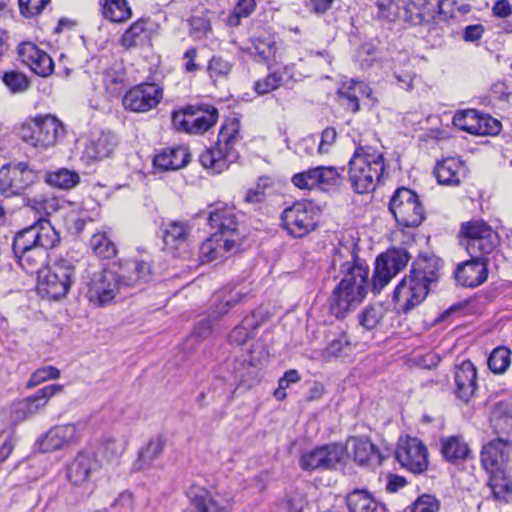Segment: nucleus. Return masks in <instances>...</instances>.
Segmentation results:
<instances>
[{
	"label": "nucleus",
	"mask_w": 512,
	"mask_h": 512,
	"mask_svg": "<svg viewBox=\"0 0 512 512\" xmlns=\"http://www.w3.org/2000/svg\"><path fill=\"white\" fill-rule=\"evenodd\" d=\"M333 265L339 266L341 279L329 297V311L336 318H344L366 296L369 267L347 246L336 250Z\"/></svg>",
	"instance_id": "f257e3e1"
},
{
	"label": "nucleus",
	"mask_w": 512,
	"mask_h": 512,
	"mask_svg": "<svg viewBox=\"0 0 512 512\" xmlns=\"http://www.w3.org/2000/svg\"><path fill=\"white\" fill-rule=\"evenodd\" d=\"M439 264L435 258L416 259L408 277L395 288L393 302L404 313L410 312L427 297L432 284L438 281Z\"/></svg>",
	"instance_id": "f03ea898"
},
{
	"label": "nucleus",
	"mask_w": 512,
	"mask_h": 512,
	"mask_svg": "<svg viewBox=\"0 0 512 512\" xmlns=\"http://www.w3.org/2000/svg\"><path fill=\"white\" fill-rule=\"evenodd\" d=\"M383 155L370 147H358L349 161V178L356 193L373 191L384 172Z\"/></svg>",
	"instance_id": "7ed1b4c3"
},
{
	"label": "nucleus",
	"mask_w": 512,
	"mask_h": 512,
	"mask_svg": "<svg viewBox=\"0 0 512 512\" xmlns=\"http://www.w3.org/2000/svg\"><path fill=\"white\" fill-rule=\"evenodd\" d=\"M240 139V123L236 120L223 126L219 132L218 141L213 148L206 149L200 154L201 165L211 174H220L234 163L239 153L235 146Z\"/></svg>",
	"instance_id": "20e7f679"
},
{
	"label": "nucleus",
	"mask_w": 512,
	"mask_h": 512,
	"mask_svg": "<svg viewBox=\"0 0 512 512\" xmlns=\"http://www.w3.org/2000/svg\"><path fill=\"white\" fill-rule=\"evenodd\" d=\"M75 274L72 261L59 259L51 268L39 273L37 290L43 298L58 300L67 295Z\"/></svg>",
	"instance_id": "39448f33"
},
{
	"label": "nucleus",
	"mask_w": 512,
	"mask_h": 512,
	"mask_svg": "<svg viewBox=\"0 0 512 512\" xmlns=\"http://www.w3.org/2000/svg\"><path fill=\"white\" fill-rule=\"evenodd\" d=\"M63 134L62 123L52 115L36 117L31 122L24 123L19 130L21 139L38 149L54 146Z\"/></svg>",
	"instance_id": "423d86ee"
},
{
	"label": "nucleus",
	"mask_w": 512,
	"mask_h": 512,
	"mask_svg": "<svg viewBox=\"0 0 512 512\" xmlns=\"http://www.w3.org/2000/svg\"><path fill=\"white\" fill-rule=\"evenodd\" d=\"M320 210L310 201L295 202L281 214L283 228L294 238H303L316 229Z\"/></svg>",
	"instance_id": "0eeeda50"
},
{
	"label": "nucleus",
	"mask_w": 512,
	"mask_h": 512,
	"mask_svg": "<svg viewBox=\"0 0 512 512\" xmlns=\"http://www.w3.org/2000/svg\"><path fill=\"white\" fill-rule=\"evenodd\" d=\"M389 211L396 222L404 227H417L425 219V211L415 192L398 188L389 203Z\"/></svg>",
	"instance_id": "6e6552de"
},
{
	"label": "nucleus",
	"mask_w": 512,
	"mask_h": 512,
	"mask_svg": "<svg viewBox=\"0 0 512 512\" xmlns=\"http://www.w3.org/2000/svg\"><path fill=\"white\" fill-rule=\"evenodd\" d=\"M218 119V111L212 106L189 105L172 114L173 126L190 134H202L209 130Z\"/></svg>",
	"instance_id": "1a4fd4ad"
},
{
	"label": "nucleus",
	"mask_w": 512,
	"mask_h": 512,
	"mask_svg": "<svg viewBox=\"0 0 512 512\" xmlns=\"http://www.w3.org/2000/svg\"><path fill=\"white\" fill-rule=\"evenodd\" d=\"M59 235L51 223L40 217L34 224L18 232L13 241V252H25L36 247L53 248Z\"/></svg>",
	"instance_id": "9d476101"
},
{
	"label": "nucleus",
	"mask_w": 512,
	"mask_h": 512,
	"mask_svg": "<svg viewBox=\"0 0 512 512\" xmlns=\"http://www.w3.org/2000/svg\"><path fill=\"white\" fill-rule=\"evenodd\" d=\"M410 255L405 249H390L379 255L375 261L372 277V290L380 293L381 290L406 267Z\"/></svg>",
	"instance_id": "9b49d317"
},
{
	"label": "nucleus",
	"mask_w": 512,
	"mask_h": 512,
	"mask_svg": "<svg viewBox=\"0 0 512 512\" xmlns=\"http://www.w3.org/2000/svg\"><path fill=\"white\" fill-rule=\"evenodd\" d=\"M36 180V172L25 162L5 165L0 169V193L5 197L20 195Z\"/></svg>",
	"instance_id": "f8f14e48"
},
{
	"label": "nucleus",
	"mask_w": 512,
	"mask_h": 512,
	"mask_svg": "<svg viewBox=\"0 0 512 512\" xmlns=\"http://www.w3.org/2000/svg\"><path fill=\"white\" fill-rule=\"evenodd\" d=\"M343 171V168L339 170L333 166H318L295 174L292 177V183L303 190L318 188L328 191L341 184Z\"/></svg>",
	"instance_id": "ddd939ff"
},
{
	"label": "nucleus",
	"mask_w": 512,
	"mask_h": 512,
	"mask_svg": "<svg viewBox=\"0 0 512 512\" xmlns=\"http://www.w3.org/2000/svg\"><path fill=\"white\" fill-rule=\"evenodd\" d=\"M399 464L414 474L424 472L428 467V451L421 440L414 437L401 439L395 451Z\"/></svg>",
	"instance_id": "4468645a"
},
{
	"label": "nucleus",
	"mask_w": 512,
	"mask_h": 512,
	"mask_svg": "<svg viewBox=\"0 0 512 512\" xmlns=\"http://www.w3.org/2000/svg\"><path fill=\"white\" fill-rule=\"evenodd\" d=\"M453 124L473 135H495L501 130V123L497 119L475 109L457 112L453 117Z\"/></svg>",
	"instance_id": "2eb2a0df"
},
{
	"label": "nucleus",
	"mask_w": 512,
	"mask_h": 512,
	"mask_svg": "<svg viewBox=\"0 0 512 512\" xmlns=\"http://www.w3.org/2000/svg\"><path fill=\"white\" fill-rule=\"evenodd\" d=\"M123 288L114 269H104L93 275L89 282L87 297L91 303L104 306L114 299L117 291Z\"/></svg>",
	"instance_id": "dca6fc26"
},
{
	"label": "nucleus",
	"mask_w": 512,
	"mask_h": 512,
	"mask_svg": "<svg viewBox=\"0 0 512 512\" xmlns=\"http://www.w3.org/2000/svg\"><path fill=\"white\" fill-rule=\"evenodd\" d=\"M344 455V447L340 444H329L304 452L299 460L300 467L305 471L333 469Z\"/></svg>",
	"instance_id": "f3484780"
},
{
	"label": "nucleus",
	"mask_w": 512,
	"mask_h": 512,
	"mask_svg": "<svg viewBox=\"0 0 512 512\" xmlns=\"http://www.w3.org/2000/svg\"><path fill=\"white\" fill-rule=\"evenodd\" d=\"M163 97V91L155 83H143L131 88L123 97V105L133 112H147L155 108Z\"/></svg>",
	"instance_id": "a211bd4d"
},
{
	"label": "nucleus",
	"mask_w": 512,
	"mask_h": 512,
	"mask_svg": "<svg viewBox=\"0 0 512 512\" xmlns=\"http://www.w3.org/2000/svg\"><path fill=\"white\" fill-rule=\"evenodd\" d=\"M208 221L212 228H217L214 234H221L222 237L234 239L241 244V233L233 207L224 203L211 206Z\"/></svg>",
	"instance_id": "6ab92c4d"
},
{
	"label": "nucleus",
	"mask_w": 512,
	"mask_h": 512,
	"mask_svg": "<svg viewBox=\"0 0 512 512\" xmlns=\"http://www.w3.org/2000/svg\"><path fill=\"white\" fill-rule=\"evenodd\" d=\"M113 269L124 288L141 289L153 278L151 265L144 260L129 259Z\"/></svg>",
	"instance_id": "aec40b11"
},
{
	"label": "nucleus",
	"mask_w": 512,
	"mask_h": 512,
	"mask_svg": "<svg viewBox=\"0 0 512 512\" xmlns=\"http://www.w3.org/2000/svg\"><path fill=\"white\" fill-rule=\"evenodd\" d=\"M63 385L51 384L39 389L34 395L27 397L14 405L13 413L17 420H24L44 409L50 398L61 393Z\"/></svg>",
	"instance_id": "412c9836"
},
{
	"label": "nucleus",
	"mask_w": 512,
	"mask_h": 512,
	"mask_svg": "<svg viewBox=\"0 0 512 512\" xmlns=\"http://www.w3.org/2000/svg\"><path fill=\"white\" fill-rule=\"evenodd\" d=\"M512 440L498 437L485 444L481 451V463L487 472L503 470L509 460Z\"/></svg>",
	"instance_id": "4be33fe9"
},
{
	"label": "nucleus",
	"mask_w": 512,
	"mask_h": 512,
	"mask_svg": "<svg viewBox=\"0 0 512 512\" xmlns=\"http://www.w3.org/2000/svg\"><path fill=\"white\" fill-rule=\"evenodd\" d=\"M454 277L458 285L476 288L488 278V260L472 258L457 265Z\"/></svg>",
	"instance_id": "5701e85b"
},
{
	"label": "nucleus",
	"mask_w": 512,
	"mask_h": 512,
	"mask_svg": "<svg viewBox=\"0 0 512 512\" xmlns=\"http://www.w3.org/2000/svg\"><path fill=\"white\" fill-rule=\"evenodd\" d=\"M447 0H413L404 8L405 20L413 25H421L445 14L443 6Z\"/></svg>",
	"instance_id": "b1692460"
},
{
	"label": "nucleus",
	"mask_w": 512,
	"mask_h": 512,
	"mask_svg": "<svg viewBox=\"0 0 512 512\" xmlns=\"http://www.w3.org/2000/svg\"><path fill=\"white\" fill-rule=\"evenodd\" d=\"M80 439V431L76 424L68 423L51 428L41 441L44 452L62 449L76 444Z\"/></svg>",
	"instance_id": "393cba45"
},
{
	"label": "nucleus",
	"mask_w": 512,
	"mask_h": 512,
	"mask_svg": "<svg viewBox=\"0 0 512 512\" xmlns=\"http://www.w3.org/2000/svg\"><path fill=\"white\" fill-rule=\"evenodd\" d=\"M239 243L234 239H226L221 234H212L200 247V259L203 263L221 261L236 252Z\"/></svg>",
	"instance_id": "a878e982"
},
{
	"label": "nucleus",
	"mask_w": 512,
	"mask_h": 512,
	"mask_svg": "<svg viewBox=\"0 0 512 512\" xmlns=\"http://www.w3.org/2000/svg\"><path fill=\"white\" fill-rule=\"evenodd\" d=\"M18 53L22 61L37 75L46 77L52 74L54 70L53 60L35 44L30 42L21 44Z\"/></svg>",
	"instance_id": "bb28decb"
},
{
	"label": "nucleus",
	"mask_w": 512,
	"mask_h": 512,
	"mask_svg": "<svg viewBox=\"0 0 512 512\" xmlns=\"http://www.w3.org/2000/svg\"><path fill=\"white\" fill-rule=\"evenodd\" d=\"M100 468L93 453L80 452L68 468V479L74 485L81 486L88 482L92 475Z\"/></svg>",
	"instance_id": "cd10ccee"
},
{
	"label": "nucleus",
	"mask_w": 512,
	"mask_h": 512,
	"mask_svg": "<svg viewBox=\"0 0 512 512\" xmlns=\"http://www.w3.org/2000/svg\"><path fill=\"white\" fill-rule=\"evenodd\" d=\"M433 174L440 185L458 186L466 176V168L461 159L449 157L436 163Z\"/></svg>",
	"instance_id": "c85d7f7f"
},
{
	"label": "nucleus",
	"mask_w": 512,
	"mask_h": 512,
	"mask_svg": "<svg viewBox=\"0 0 512 512\" xmlns=\"http://www.w3.org/2000/svg\"><path fill=\"white\" fill-rule=\"evenodd\" d=\"M163 241L167 250L175 253L187 246L191 226L188 221L168 220L162 224Z\"/></svg>",
	"instance_id": "c756f323"
},
{
	"label": "nucleus",
	"mask_w": 512,
	"mask_h": 512,
	"mask_svg": "<svg viewBox=\"0 0 512 512\" xmlns=\"http://www.w3.org/2000/svg\"><path fill=\"white\" fill-rule=\"evenodd\" d=\"M348 450L355 462L361 466H379L383 461L380 451L370 440L365 438H351L348 441Z\"/></svg>",
	"instance_id": "7c9ffc66"
},
{
	"label": "nucleus",
	"mask_w": 512,
	"mask_h": 512,
	"mask_svg": "<svg viewBox=\"0 0 512 512\" xmlns=\"http://www.w3.org/2000/svg\"><path fill=\"white\" fill-rule=\"evenodd\" d=\"M190 504L185 512H226L227 507L222 505L208 490L193 486L188 492Z\"/></svg>",
	"instance_id": "2f4dec72"
},
{
	"label": "nucleus",
	"mask_w": 512,
	"mask_h": 512,
	"mask_svg": "<svg viewBox=\"0 0 512 512\" xmlns=\"http://www.w3.org/2000/svg\"><path fill=\"white\" fill-rule=\"evenodd\" d=\"M477 372L476 368L470 361H464L456 369L455 384L457 396L468 401L475 393L477 388Z\"/></svg>",
	"instance_id": "473e14b6"
},
{
	"label": "nucleus",
	"mask_w": 512,
	"mask_h": 512,
	"mask_svg": "<svg viewBox=\"0 0 512 512\" xmlns=\"http://www.w3.org/2000/svg\"><path fill=\"white\" fill-rule=\"evenodd\" d=\"M190 158V153L186 147L179 146L165 149L154 157L153 164L156 168L163 171L179 170L185 167Z\"/></svg>",
	"instance_id": "72a5a7b5"
},
{
	"label": "nucleus",
	"mask_w": 512,
	"mask_h": 512,
	"mask_svg": "<svg viewBox=\"0 0 512 512\" xmlns=\"http://www.w3.org/2000/svg\"><path fill=\"white\" fill-rule=\"evenodd\" d=\"M482 233V237H474L465 242L466 250L472 258L486 259L485 255L492 252L497 245L498 237L492 228H484Z\"/></svg>",
	"instance_id": "f704fd0d"
},
{
	"label": "nucleus",
	"mask_w": 512,
	"mask_h": 512,
	"mask_svg": "<svg viewBox=\"0 0 512 512\" xmlns=\"http://www.w3.org/2000/svg\"><path fill=\"white\" fill-rule=\"evenodd\" d=\"M116 147V137L110 132L101 133L86 145L85 155L92 160L109 157Z\"/></svg>",
	"instance_id": "c9c22d12"
},
{
	"label": "nucleus",
	"mask_w": 512,
	"mask_h": 512,
	"mask_svg": "<svg viewBox=\"0 0 512 512\" xmlns=\"http://www.w3.org/2000/svg\"><path fill=\"white\" fill-rule=\"evenodd\" d=\"M490 473L489 486L497 501L508 503L512 498V477L503 469Z\"/></svg>",
	"instance_id": "e433bc0d"
},
{
	"label": "nucleus",
	"mask_w": 512,
	"mask_h": 512,
	"mask_svg": "<svg viewBox=\"0 0 512 512\" xmlns=\"http://www.w3.org/2000/svg\"><path fill=\"white\" fill-rule=\"evenodd\" d=\"M47 249L42 246L28 249L25 252H15L20 266L29 273L42 271L41 268L46 264Z\"/></svg>",
	"instance_id": "4c0bfd02"
},
{
	"label": "nucleus",
	"mask_w": 512,
	"mask_h": 512,
	"mask_svg": "<svg viewBox=\"0 0 512 512\" xmlns=\"http://www.w3.org/2000/svg\"><path fill=\"white\" fill-rule=\"evenodd\" d=\"M491 423L496 433L509 435L512 433V404L499 402L494 406Z\"/></svg>",
	"instance_id": "58836bf2"
},
{
	"label": "nucleus",
	"mask_w": 512,
	"mask_h": 512,
	"mask_svg": "<svg viewBox=\"0 0 512 512\" xmlns=\"http://www.w3.org/2000/svg\"><path fill=\"white\" fill-rule=\"evenodd\" d=\"M90 248L99 258L111 259L117 254V247L109 235V229L94 233L90 239Z\"/></svg>",
	"instance_id": "ea45409f"
},
{
	"label": "nucleus",
	"mask_w": 512,
	"mask_h": 512,
	"mask_svg": "<svg viewBox=\"0 0 512 512\" xmlns=\"http://www.w3.org/2000/svg\"><path fill=\"white\" fill-rule=\"evenodd\" d=\"M165 447V440L161 436H156L147 443L139 452L138 459L135 462L136 470H144L151 467L156 459L162 454Z\"/></svg>",
	"instance_id": "a19ab883"
},
{
	"label": "nucleus",
	"mask_w": 512,
	"mask_h": 512,
	"mask_svg": "<svg viewBox=\"0 0 512 512\" xmlns=\"http://www.w3.org/2000/svg\"><path fill=\"white\" fill-rule=\"evenodd\" d=\"M347 507L350 512H375L377 501L372 494L364 489H355L346 497Z\"/></svg>",
	"instance_id": "79ce46f5"
},
{
	"label": "nucleus",
	"mask_w": 512,
	"mask_h": 512,
	"mask_svg": "<svg viewBox=\"0 0 512 512\" xmlns=\"http://www.w3.org/2000/svg\"><path fill=\"white\" fill-rule=\"evenodd\" d=\"M103 16L111 22H125L132 16L127 0H103L101 2Z\"/></svg>",
	"instance_id": "37998d69"
},
{
	"label": "nucleus",
	"mask_w": 512,
	"mask_h": 512,
	"mask_svg": "<svg viewBox=\"0 0 512 512\" xmlns=\"http://www.w3.org/2000/svg\"><path fill=\"white\" fill-rule=\"evenodd\" d=\"M470 450L461 437L451 436L441 439V453L450 462L465 459Z\"/></svg>",
	"instance_id": "c03bdc74"
},
{
	"label": "nucleus",
	"mask_w": 512,
	"mask_h": 512,
	"mask_svg": "<svg viewBox=\"0 0 512 512\" xmlns=\"http://www.w3.org/2000/svg\"><path fill=\"white\" fill-rule=\"evenodd\" d=\"M46 182L56 188L70 190L80 182V176L76 171L60 168L46 175Z\"/></svg>",
	"instance_id": "a18cd8bd"
},
{
	"label": "nucleus",
	"mask_w": 512,
	"mask_h": 512,
	"mask_svg": "<svg viewBox=\"0 0 512 512\" xmlns=\"http://www.w3.org/2000/svg\"><path fill=\"white\" fill-rule=\"evenodd\" d=\"M511 351L506 347L495 348L488 359L490 370L496 374H501L507 370L510 365Z\"/></svg>",
	"instance_id": "49530a36"
},
{
	"label": "nucleus",
	"mask_w": 512,
	"mask_h": 512,
	"mask_svg": "<svg viewBox=\"0 0 512 512\" xmlns=\"http://www.w3.org/2000/svg\"><path fill=\"white\" fill-rule=\"evenodd\" d=\"M351 350V344L345 334H341L338 338L332 340L323 350L322 355L326 360L340 357L347 354Z\"/></svg>",
	"instance_id": "de8ad7c7"
},
{
	"label": "nucleus",
	"mask_w": 512,
	"mask_h": 512,
	"mask_svg": "<svg viewBox=\"0 0 512 512\" xmlns=\"http://www.w3.org/2000/svg\"><path fill=\"white\" fill-rule=\"evenodd\" d=\"M146 31V21L138 20L134 22L122 35L121 43L126 48L135 47L141 40Z\"/></svg>",
	"instance_id": "09e8293b"
},
{
	"label": "nucleus",
	"mask_w": 512,
	"mask_h": 512,
	"mask_svg": "<svg viewBox=\"0 0 512 512\" xmlns=\"http://www.w3.org/2000/svg\"><path fill=\"white\" fill-rule=\"evenodd\" d=\"M384 310L381 306H368L359 315L360 324L367 330L374 329L382 320Z\"/></svg>",
	"instance_id": "8fccbe9b"
},
{
	"label": "nucleus",
	"mask_w": 512,
	"mask_h": 512,
	"mask_svg": "<svg viewBox=\"0 0 512 512\" xmlns=\"http://www.w3.org/2000/svg\"><path fill=\"white\" fill-rule=\"evenodd\" d=\"M257 327L249 318L244 319L242 325L235 327L229 334V343L232 345L243 346L250 338L249 328Z\"/></svg>",
	"instance_id": "3c124183"
},
{
	"label": "nucleus",
	"mask_w": 512,
	"mask_h": 512,
	"mask_svg": "<svg viewBox=\"0 0 512 512\" xmlns=\"http://www.w3.org/2000/svg\"><path fill=\"white\" fill-rule=\"evenodd\" d=\"M3 81L13 93L24 92L29 87L27 77L23 73L17 71L6 72L3 76Z\"/></svg>",
	"instance_id": "603ef678"
},
{
	"label": "nucleus",
	"mask_w": 512,
	"mask_h": 512,
	"mask_svg": "<svg viewBox=\"0 0 512 512\" xmlns=\"http://www.w3.org/2000/svg\"><path fill=\"white\" fill-rule=\"evenodd\" d=\"M282 82L283 75H278V73L274 72L267 75L265 78L256 81L254 84V90L259 95H265L276 90L280 85H282Z\"/></svg>",
	"instance_id": "864d4df0"
},
{
	"label": "nucleus",
	"mask_w": 512,
	"mask_h": 512,
	"mask_svg": "<svg viewBox=\"0 0 512 512\" xmlns=\"http://www.w3.org/2000/svg\"><path fill=\"white\" fill-rule=\"evenodd\" d=\"M60 377V370L54 366H43L37 369L30 377L27 387H35L42 382L50 379H58Z\"/></svg>",
	"instance_id": "5fc2aeb1"
},
{
	"label": "nucleus",
	"mask_w": 512,
	"mask_h": 512,
	"mask_svg": "<svg viewBox=\"0 0 512 512\" xmlns=\"http://www.w3.org/2000/svg\"><path fill=\"white\" fill-rule=\"evenodd\" d=\"M28 205L38 213L46 215L57 211L59 207L57 199L43 196L28 199Z\"/></svg>",
	"instance_id": "6e6d98bb"
},
{
	"label": "nucleus",
	"mask_w": 512,
	"mask_h": 512,
	"mask_svg": "<svg viewBox=\"0 0 512 512\" xmlns=\"http://www.w3.org/2000/svg\"><path fill=\"white\" fill-rule=\"evenodd\" d=\"M378 18L393 22L399 17V5L393 0H380L377 2Z\"/></svg>",
	"instance_id": "4d7b16f0"
},
{
	"label": "nucleus",
	"mask_w": 512,
	"mask_h": 512,
	"mask_svg": "<svg viewBox=\"0 0 512 512\" xmlns=\"http://www.w3.org/2000/svg\"><path fill=\"white\" fill-rule=\"evenodd\" d=\"M207 69L212 78L225 77L231 72L232 64L220 56H213Z\"/></svg>",
	"instance_id": "13d9d810"
},
{
	"label": "nucleus",
	"mask_w": 512,
	"mask_h": 512,
	"mask_svg": "<svg viewBox=\"0 0 512 512\" xmlns=\"http://www.w3.org/2000/svg\"><path fill=\"white\" fill-rule=\"evenodd\" d=\"M439 509V501L429 494L419 496L411 506V512H438Z\"/></svg>",
	"instance_id": "bf43d9fd"
},
{
	"label": "nucleus",
	"mask_w": 512,
	"mask_h": 512,
	"mask_svg": "<svg viewBox=\"0 0 512 512\" xmlns=\"http://www.w3.org/2000/svg\"><path fill=\"white\" fill-rule=\"evenodd\" d=\"M50 3V0H19L20 12L24 17L39 15Z\"/></svg>",
	"instance_id": "052dcab7"
},
{
	"label": "nucleus",
	"mask_w": 512,
	"mask_h": 512,
	"mask_svg": "<svg viewBox=\"0 0 512 512\" xmlns=\"http://www.w3.org/2000/svg\"><path fill=\"white\" fill-rule=\"evenodd\" d=\"M255 9L254 0H239L234 8L233 14L229 18V22L233 25L239 24L241 17H248Z\"/></svg>",
	"instance_id": "680f3d73"
},
{
	"label": "nucleus",
	"mask_w": 512,
	"mask_h": 512,
	"mask_svg": "<svg viewBox=\"0 0 512 512\" xmlns=\"http://www.w3.org/2000/svg\"><path fill=\"white\" fill-rule=\"evenodd\" d=\"M484 228H491L483 221H471L462 224L461 226V235L465 238V240H472L475 238L482 237V229Z\"/></svg>",
	"instance_id": "e2e57ef3"
},
{
	"label": "nucleus",
	"mask_w": 512,
	"mask_h": 512,
	"mask_svg": "<svg viewBox=\"0 0 512 512\" xmlns=\"http://www.w3.org/2000/svg\"><path fill=\"white\" fill-rule=\"evenodd\" d=\"M256 54L262 61L270 59L275 53V44L272 41H265L260 38L256 39L253 43Z\"/></svg>",
	"instance_id": "0e129e2a"
},
{
	"label": "nucleus",
	"mask_w": 512,
	"mask_h": 512,
	"mask_svg": "<svg viewBox=\"0 0 512 512\" xmlns=\"http://www.w3.org/2000/svg\"><path fill=\"white\" fill-rule=\"evenodd\" d=\"M134 506L133 496L129 492H123L111 505L114 512H132Z\"/></svg>",
	"instance_id": "69168bd1"
},
{
	"label": "nucleus",
	"mask_w": 512,
	"mask_h": 512,
	"mask_svg": "<svg viewBox=\"0 0 512 512\" xmlns=\"http://www.w3.org/2000/svg\"><path fill=\"white\" fill-rule=\"evenodd\" d=\"M337 138V132L332 127H327L321 133V141L318 146V152L320 154H326L330 151L331 147L335 143Z\"/></svg>",
	"instance_id": "338daca9"
},
{
	"label": "nucleus",
	"mask_w": 512,
	"mask_h": 512,
	"mask_svg": "<svg viewBox=\"0 0 512 512\" xmlns=\"http://www.w3.org/2000/svg\"><path fill=\"white\" fill-rule=\"evenodd\" d=\"M339 95L341 98L347 101L345 104L347 109L351 110L353 113H356L359 110L360 105L358 94L352 90L349 84L343 86V88L339 91Z\"/></svg>",
	"instance_id": "774afa93"
}]
</instances>
